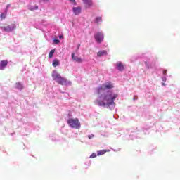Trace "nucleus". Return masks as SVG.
Wrapping results in <instances>:
<instances>
[{
    "instance_id": "nucleus-1",
    "label": "nucleus",
    "mask_w": 180,
    "mask_h": 180,
    "mask_svg": "<svg viewBox=\"0 0 180 180\" xmlns=\"http://www.w3.org/2000/svg\"><path fill=\"white\" fill-rule=\"evenodd\" d=\"M117 98V94H114L110 91L107 92V94L103 96V101H98V105L101 107L110 106L115 105V99Z\"/></svg>"
},
{
    "instance_id": "nucleus-18",
    "label": "nucleus",
    "mask_w": 180,
    "mask_h": 180,
    "mask_svg": "<svg viewBox=\"0 0 180 180\" xmlns=\"http://www.w3.org/2000/svg\"><path fill=\"white\" fill-rule=\"evenodd\" d=\"M39 7L38 6L35 5L34 6V8H30L29 10L31 11H35V10H38Z\"/></svg>"
},
{
    "instance_id": "nucleus-10",
    "label": "nucleus",
    "mask_w": 180,
    "mask_h": 180,
    "mask_svg": "<svg viewBox=\"0 0 180 180\" xmlns=\"http://www.w3.org/2000/svg\"><path fill=\"white\" fill-rule=\"evenodd\" d=\"M73 14L75 15H77L82 13V8L77 7V8H73Z\"/></svg>"
},
{
    "instance_id": "nucleus-26",
    "label": "nucleus",
    "mask_w": 180,
    "mask_h": 180,
    "mask_svg": "<svg viewBox=\"0 0 180 180\" xmlns=\"http://www.w3.org/2000/svg\"><path fill=\"white\" fill-rule=\"evenodd\" d=\"M163 75H166V70H163Z\"/></svg>"
},
{
    "instance_id": "nucleus-7",
    "label": "nucleus",
    "mask_w": 180,
    "mask_h": 180,
    "mask_svg": "<svg viewBox=\"0 0 180 180\" xmlns=\"http://www.w3.org/2000/svg\"><path fill=\"white\" fill-rule=\"evenodd\" d=\"M116 68L118 71L122 72L124 70V63L122 62H117Z\"/></svg>"
},
{
    "instance_id": "nucleus-12",
    "label": "nucleus",
    "mask_w": 180,
    "mask_h": 180,
    "mask_svg": "<svg viewBox=\"0 0 180 180\" xmlns=\"http://www.w3.org/2000/svg\"><path fill=\"white\" fill-rule=\"evenodd\" d=\"M84 4H86V8L93 6V1L91 0H82Z\"/></svg>"
},
{
    "instance_id": "nucleus-23",
    "label": "nucleus",
    "mask_w": 180,
    "mask_h": 180,
    "mask_svg": "<svg viewBox=\"0 0 180 180\" xmlns=\"http://www.w3.org/2000/svg\"><path fill=\"white\" fill-rule=\"evenodd\" d=\"M145 64L146 65V68L149 69L150 67H149V64L148 63V62H146Z\"/></svg>"
},
{
    "instance_id": "nucleus-28",
    "label": "nucleus",
    "mask_w": 180,
    "mask_h": 180,
    "mask_svg": "<svg viewBox=\"0 0 180 180\" xmlns=\"http://www.w3.org/2000/svg\"><path fill=\"white\" fill-rule=\"evenodd\" d=\"M44 1H48V0H44Z\"/></svg>"
},
{
    "instance_id": "nucleus-19",
    "label": "nucleus",
    "mask_w": 180,
    "mask_h": 180,
    "mask_svg": "<svg viewBox=\"0 0 180 180\" xmlns=\"http://www.w3.org/2000/svg\"><path fill=\"white\" fill-rule=\"evenodd\" d=\"M53 43L54 44H60V40H58V39H53Z\"/></svg>"
},
{
    "instance_id": "nucleus-5",
    "label": "nucleus",
    "mask_w": 180,
    "mask_h": 180,
    "mask_svg": "<svg viewBox=\"0 0 180 180\" xmlns=\"http://www.w3.org/2000/svg\"><path fill=\"white\" fill-rule=\"evenodd\" d=\"M15 29H16V25L15 24H11L9 25H7L6 27H1V30H3V32H12Z\"/></svg>"
},
{
    "instance_id": "nucleus-22",
    "label": "nucleus",
    "mask_w": 180,
    "mask_h": 180,
    "mask_svg": "<svg viewBox=\"0 0 180 180\" xmlns=\"http://www.w3.org/2000/svg\"><path fill=\"white\" fill-rule=\"evenodd\" d=\"M88 138H89V139H91L94 138V135H93V134L89 135Z\"/></svg>"
},
{
    "instance_id": "nucleus-21",
    "label": "nucleus",
    "mask_w": 180,
    "mask_h": 180,
    "mask_svg": "<svg viewBox=\"0 0 180 180\" xmlns=\"http://www.w3.org/2000/svg\"><path fill=\"white\" fill-rule=\"evenodd\" d=\"M6 19V13H1V20Z\"/></svg>"
},
{
    "instance_id": "nucleus-9",
    "label": "nucleus",
    "mask_w": 180,
    "mask_h": 180,
    "mask_svg": "<svg viewBox=\"0 0 180 180\" xmlns=\"http://www.w3.org/2000/svg\"><path fill=\"white\" fill-rule=\"evenodd\" d=\"M8 64V61L7 60H1L0 63V70H4V68L7 67Z\"/></svg>"
},
{
    "instance_id": "nucleus-25",
    "label": "nucleus",
    "mask_w": 180,
    "mask_h": 180,
    "mask_svg": "<svg viewBox=\"0 0 180 180\" xmlns=\"http://www.w3.org/2000/svg\"><path fill=\"white\" fill-rule=\"evenodd\" d=\"M81 45L80 44H78L77 45V49H79L80 48Z\"/></svg>"
},
{
    "instance_id": "nucleus-14",
    "label": "nucleus",
    "mask_w": 180,
    "mask_h": 180,
    "mask_svg": "<svg viewBox=\"0 0 180 180\" xmlns=\"http://www.w3.org/2000/svg\"><path fill=\"white\" fill-rule=\"evenodd\" d=\"M15 89H17L18 90H22L23 85L21 83L18 82L17 83H15Z\"/></svg>"
},
{
    "instance_id": "nucleus-2",
    "label": "nucleus",
    "mask_w": 180,
    "mask_h": 180,
    "mask_svg": "<svg viewBox=\"0 0 180 180\" xmlns=\"http://www.w3.org/2000/svg\"><path fill=\"white\" fill-rule=\"evenodd\" d=\"M52 77L56 82H57L60 86H66L67 85V79L61 77L60 75L56 71H53Z\"/></svg>"
},
{
    "instance_id": "nucleus-27",
    "label": "nucleus",
    "mask_w": 180,
    "mask_h": 180,
    "mask_svg": "<svg viewBox=\"0 0 180 180\" xmlns=\"http://www.w3.org/2000/svg\"><path fill=\"white\" fill-rule=\"evenodd\" d=\"M70 1L75 3V0H69Z\"/></svg>"
},
{
    "instance_id": "nucleus-3",
    "label": "nucleus",
    "mask_w": 180,
    "mask_h": 180,
    "mask_svg": "<svg viewBox=\"0 0 180 180\" xmlns=\"http://www.w3.org/2000/svg\"><path fill=\"white\" fill-rule=\"evenodd\" d=\"M67 124L70 127L75 129H79L81 127L80 121L78 119H68Z\"/></svg>"
},
{
    "instance_id": "nucleus-6",
    "label": "nucleus",
    "mask_w": 180,
    "mask_h": 180,
    "mask_svg": "<svg viewBox=\"0 0 180 180\" xmlns=\"http://www.w3.org/2000/svg\"><path fill=\"white\" fill-rule=\"evenodd\" d=\"M94 39H96V41L98 44L102 43L103 41L104 36L103 34L101 32H98L94 35Z\"/></svg>"
},
{
    "instance_id": "nucleus-11",
    "label": "nucleus",
    "mask_w": 180,
    "mask_h": 180,
    "mask_svg": "<svg viewBox=\"0 0 180 180\" xmlns=\"http://www.w3.org/2000/svg\"><path fill=\"white\" fill-rule=\"evenodd\" d=\"M108 152H110V150L103 149L102 150L96 151V155L98 156L103 155L104 154Z\"/></svg>"
},
{
    "instance_id": "nucleus-8",
    "label": "nucleus",
    "mask_w": 180,
    "mask_h": 180,
    "mask_svg": "<svg viewBox=\"0 0 180 180\" xmlns=\"http://www.w3.org/2000/svg\"><path fill=\"white\" fill-rule=\"evenodd\" d=\"M71 57L73 60V61L77 63H82V59L80 57L75 56V53H72L71 55Z\"/></svg>"
},
{
    "instance_id": "nucleus-16",
    "label": "nucleus",
    "mask_w": 180,
    "mask_h": 180,
    "mask_svg": "<svg viewBox=\"0 0 180 180\" xmlns=\"http://www.w3.org/2000/svg\"><path fill=\"white\" fill-rule=\"evenodd\" d=\"M95 22L96 24H100L102 22V17H96V20H95Z\"/></svg>"
},
{
    "instance_id": "nucleus-20",
    "label": "nucleus",
    "mask_w": 180,
    "mask_h": 180,
    "mask_svg": "<svg viewBox=\"0 0 180 180\" xmlns=\"http://www.w3.org/2000/svg\"><path fill=\"white\" fill-rule=\"evenodd\" d=\"M96 155H97L95 153H93L91 155H90V158H96Z\"/></svg>"
},
{
    "instance_id": "nucleus-15",
    "label": "nucleus",
    "mask_w": 180,
    "mask_h": 180,
    "mask_svg": "<svg viewBox=\"0 0 180 180\" xmlns=\"http://www.w3.org/2000/svg\"><path fill=\"white\" fill-rule=\"evenodd\" d=\"M52 65L54 68H56L57 66H59L60 65V60H58L57 59L53 60Z\"/></svg>"
},
{
    "instance_id": "nucleus-13",
    "label": "nucleus",
    "mask_w": 180,
    "mask_h": 180,
    "mask_svg": "<svg viewBox=\"0 0 180 180\" xmlns=\"http://www.w3.org/2000/svg\"><path fill=\"white\" fill-rule=\"evenodd\" d=\"M106 55H107V51H104V50L101 51H99V52H98V53H96V56H97L98 57H99V58H101V57H102V56H106Z\"/></svg>"
},
{
    "instance_id": "nucleus-4",
    "label": "nucleus",
    "mask_w": 180,
    "mask_h": 180,
    "mask_svg": "<svg viewBox=\"0 0 180 180\" xmlns=\"http://www.w3.org/2000/svg\"><path fill=\"white\" fill-rule=\"evenodd\" d=\"M113 88V84H112L110 82L105 83L101 86V87L98 88V94H101V91H105V90H110Z\"/></svg>"
},
{
    "instance_id": "nucleus-17",
    "label": "nucleus",
    "mask_w": 180,
    "mask_h": 180,
    "mask_svg": "<svg viewBox=\"0 0 180 180\" xmlns=\"http://www.w3.org/2000/svg\"><path fill=\"white\" fill-rule=\"evenodd\" d=\"M53 54H54V49H52V50H51V51L49 53V58H52Z\"/></svg>"
},
{
    "instance_id": "nucleus-24",
    "label": "nucleus",
    "mask_w": 180,
    "mask_h": 180,
    "mask_svg": "<svg viewBox=\"0 0 180 180\" xmlns=\"http://www.w3.org/2000/svg\"><path fill=\"white\" fill-rule=\"evenodd\" d=\"M59 39H63V35H59Z\"/></svg>"
}]
</instances>
